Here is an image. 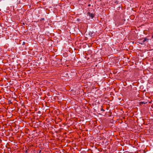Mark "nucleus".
<instances>
[{"label": "nucleus", "mask_w": 153, "mask_h": 153, "mask_svg": "<svg viewBox=\"0 0 153 153\" xmlns=\"http://www.w3.org/2000/svg\"><path fill=\"white\" fill-rule=\"evenodd\" d=\"M88 16H90V17H91V18H93L94 16V14L91 13L90 12H88Z\"/></svg>", "instance_id": "obj_1"}, {"label": "nucleus", "mask_w": 153, "mask_h": 153, "mask_svg": "<svg viewBox=\"0 0 153 153\" xmlns=\"http://www.w3.org/2000/svg\"><path fill=\"white\" fill-rule=\"evenodd\" d=\"M143 39H144L143 40V42H144L145 41H148L149 40V39L146 38H143Z\"/></svg>", "instance_id": "obj_2"}, {"label": "nucleus", "mask_w": 153, "mask_h": 153, "mask_svg": "<svg viewBox=\"0 0 153 153\" xmlns=\"http://www.w3.org/2000/svg\"><path fill=\"white\" fill-rule=\"evenodd\" d=\"M146 102H140V105H141L142 104H146Z\"/></svg>", "instance_id": "obj_3"}, {"label": "nucleus", "mask_w": 153, "mask_h": 153, "mask_svg": "<svg viewBox=\"0 0 153 153\" xmlns=\"http://www.w3.org/2000/svg\"><path fill=\"white\" fill-rule=\"evenodd\" d=\"M44 20V18H41V19H40V21L42 22V21Z\"/></svg>", "instance_id": "obj_4"}, {"label": "nucleus", "mask_w": 153, "mask_h": 153, "mask_svg": "<svg viewBox=\"0 0 153 153\" xmlns=\"http://www.w3.org/2000/svg\"><path fill=\"white\" fill-rule=\"evenodd\" d=\"M88 53H89V54H90L92 53L91 51V50H89L88 51Z\"/></svg>", "instance_id": "obj_5"}, {"label": "nucleus", "mask_w": 153, "mask_h": 153, "mask_svg": "<svg viewBox=\"0 0 153 153\" xmlns=\"http://www.w3.org/2000/svg\"><path fill=\"white\" fill-rule=\"evenodd\" d=\"M101 111H105V110H104L102 108L101 109Z\"/></svg>", "instance_id": "obj_6"}, {"label": "nucleus", "mask_w": 153, "mask_h": 153, "mask_svg": "<svg viewBox=\"0 0 153 153\" xmlns=\"http://www.w3.org/2000/svg\"><path fill=\"white\" fill-rule=\"evenodd\" d=\"M92 33H92V32H90L89 33V34L90 35H92Z\"/></svg>", "instance_id": "obj_7"}, {"label": "nucleus", "mask_w": 153, "mask_h": 153, "mask_svg": "<svg viewBox=\"0 0 153 153\" xmlns=\"http://www.w3.org/2000/svg\"><path fill=\"white\" fill-rule=\"evenodd\" d=\"M91 4H89L88 5V7H90L91 6Z\"/></svg>", "instance_id": "obj_8"}, {"label": "nucleus", "mask_w": 153, "mask_h": 153, "mask_svg": "<svg viewBox=\"0 0 153 153\" xmlns=\"http://www.w3.org/2000/svg\"><path fill=\"white\" fill-rule=\"evenodd\" d=\"M25 152L27 153V152H28V151L27 150H26L25 151Z\"/></svg>", "instance_id": "obj_9"}, {"label": "nucleus", "mask_w": 153, "mask_h": 153, "mask_svg": "<svg viewBox=\"0 0 153 153\" xmlns=\"http://www.w3.org/2000/svg\"><path fill=\"white\" fill-rule=\"evenodd\" d=\"M25 44V42H23V43L22 44L23 45H24Z\"/></svg>", "instance_id": "obj_10"}, {"label": "nucleus", "mask_w": 153, "mask_h": 153, "mask_svg": "<svg viewBox=\"0 0 153 153\" xmlns=\"http://www.w3.org/2000/svg\"><path fill=\"white\" fill-rule=\"evenodd\" d=\"M152 38H153V35L152 36Z\"/></svg>", "instance_id": "obj_11"}, {"label": "nucleus", "mask_w": 153, "mask_h": 153, "mask_svg": "<svg viewBox=\"0 0 153 153\" xmlns=\"http://www.w3.org/2000/svg\"><path fill=\"white\" fill-rule=\"evenodd\" d=\"M1 0H0V1H1Z\"/></svg>", "instance_id": "obj_12"}]
</instances>
